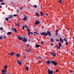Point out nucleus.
I'll list each match as a JSON object with an SVG mask.
<instances>
[{
    "label": "nucleus",
    "mask_w": 74,
    "mask_h": 74,
    "mask_svg": "<svg viewBox=\"0 0 74 74\" xmlns=\"http://www.w3.org/2000/svg\"><path fill=\"white\" fill-rule=\"evenodd\" d=\"M40 34L41 35H43V36H45V37L47 36L48 35H49V37H50V36H51V32L48 31H47V33H46L45 32L41 33H40Z\"/></svg>",
    "instance_id": "nucleus-1"
},
{
    "label": "nucleus",
    "mask_w": 74,
    "mask_h": 74,
    "mask_svg": "<svg viewBox=\"0 0 74 74\" xmlns=\"http://www.w3.org/2000/svg\"><path fill=\"white\" fill-rule=\"evenodd\" d=\"M51 63H52L53 65H54V66H57V65H58V63L53 60L51 61Z\"/></svg>",
    "instance_id": "nucleus-2"
},
{
    "label": "nucleus",
    "mask_w": 74,
    "mask_h": 74,
    "mask_svg": "<svg viewBox=\"0 0 74 74\" xmlns=\"http://www.w3.org/2000/svg\"><path fill=\"white\" fill-rule=\"evenodd\" d=\"M48 73L49 74H53V71L52 70H50V69H49L48 70Z\"/></svg>",
    "instance_id": "nucleus-3"
},
{
    "label": "nucleus",
    "mask_w": 74,
    "mask_h": 74,
    "mask_svg": "<svg viewBox=\"0 0 74 74\" xmlns=\"http://www.w3.org/2000/svg\"><path fill=\"white\" fill-rule=\"evenodd\" d=\"M23 40H22V41H23V42H27V39L25 37H23Z\"/></svg>",
    "instance_id": "nucleus-4"
},
{
    "label": "nucleus",
    "mask_w": 74,
    "mask_h": 74,
    "mask_svg": "<svg viewBox=\"0 0 74 74\" xmlns=\"http://www.w3.org/2000/svg\"><path fill=\"white\" fill-rule=\"evenodd\" d=\"M40 22L38 21V20H36V22L35 23V25H37L38 24H40Z\"/></svg>",
    "instance_id": "nucleus-5"
},
{
    "label": "nucleus",
    "mask_w": 74,
    "mask_h": 74,
    "mask_svg": "<svg viewBox=\"0 0 74 74\" xmlns=\"http://www.w3.org/2000/svg\"><path fill=\"white\" fill-rule=\"evenodd\" d=\"M17 62L19 65H21L22 64V62H21V61H19V60H18L17 61Z\"/></svg>",
    "instance_id": "nucleus-6"
},
{
    "label": "nucleus",
    "mask_w": 74,
    "mask_h": 74,
    "mask_svg": "<svg viewBox=\"0 0 74 74\" xmlns=\"http://www.w3.org/2000/svg\"><path fill=\"white\" fill-rule=\"evenodd\" d=\"M15 54V53L14 52H12V53H9V54L10 56H13Z\"/></svg>",
    "instance_id": "nucleus-7"
},
{
    "label": "nucleus",
    "mask_w": 74,
    "mask_h": 74,
    "mask_svg": "<svg viewBox=\"0 0 74 74\" xmlns=\"http://www.w3.org/2000/svg\"><path fill=\"white\" fill-rule=\"evenodd\" d=\"M12 30H14L15 32L16 33L17 32V30H16L15 28H12Z\"/></svg>",
    "instance_id": "nucleus-8"
},
{
    "label": "nucleus",
    "mask_w": 74,
    "mask_h": 74,
    "mask_svg": "<svg viewBox=\"0 0 74 74\" xmlns=\"http://www.w3.org/2000/svg\"><path fill=\"white\" fill-rule=\"evenodd\" d=\"M24 16L25 17L24 18H23V20L25 21H26V19H27V16L26 15H25Z\"/></svg>",
    "instance_id": "nucleus-9"
},
{
    "label": "nucleus",
    "mask_w": 74,
    "mask_h": 74,
    "mask_svg": "<svg viewBox=\"0 0 74 74\" xmlns=\"http://www.w3.org/2000/svg\"><path fill=\"white\" fill-rule=\"evenodd\" d=\"M18 39H19L20 40H22V38H22V37L21 36H19L18 37Z\"/></svg>",
    "instance_id": "nucleus-10"
},
{
    "label": "nucleus",
    "mask_w": 74,
    "mask_h": 74,
    "mask_svg": "<svg viewBox=\"0 0 74 74\" xmlns=\"http://www.w3.org/2000/svg\"><path fill=\"white\" fill-rule=\"evenodd\" d=\"M60 41L61 42H63V40L61 38H60Z\"/></svg>",
    "instance_id": "nucleus-11"
},
{
    "label": "nucleus",
    "mask_w": 74,
    "mask_h": 74,
    "mask_svg": "<svg viewBox=\"0 0 74 74\" xmlns=\"http://www.w3.org/2000/svg\"><path fill=\"white\" fill-rule=\"evenodd\" d=\"M13 18V16L11 15H9V19H11V18Z\"/></svg>",
    "instance_id": "nucleus-12"
},
{
    "label": "nucleus",
    "mask_w": 74,
    "mask_h": 74,
    "mask_svg": "<svg viewBox=\"0 0 74 74\" xmlns=\"http://www.w3.org/2000/svg\"><path fill=\"white\" fill-rule=\"evenodd\" d=\"M46 63L47 64H49L51 63V61L50 60L47 61Z\"/></svg>",
    "instance_id": "nucleus-13"
},
{
    "label": "nucleus",
    "mask_w": 74,
    "mask_h": 74,
    "mask_svg": "<svg viewBox=\"0 0 74 74\" xmlns=\"http://www.w3.org/2000/svg\"><path fill=\"white\" fill-rule=\"evenodd\" d=\"M51 55L53 56H56V54L55 53H51Z\"/></svg>",
    "instance_id": "nucleus-14"
},
{
    "label": "nucleus",
    "mask_w": 74,
    "mask_h": 74,
    "mask_svg": "<svg viewBox=\"0 0 74 74\" xmlns=\"http://www.w3.org/2000/svg\"><path fill=\"white\" fill-rule=\"evenodd\" d=\"M4 68L5 70H7V68H8V66L7 65H5L4 66Z\"/></svg>",
    "instance_id": "nucleus-15"
},
{
    "label": "nucleus",
    "mask_w": 74,
    "mask_h": 74,
    "mask_svg": "<svg viewBox=\"0 0 74 74\" xmlns=\"http://www.w3.org/2000/svg\"><path fill=\"white\" fill-rule=\"evenodd\" d=\"M40 45H36V48H38V47H40Z\"/></svg>",
    "instance_id": "nucleus-16"
},
{
    "label": "nucleus",
    "mask_w": 74,
    "mask_h": 74,
    "mask_svg": "<svg viewBox=\"0 0 74 74\" xmlns=\"http://www.w3.org/2000/svg\"><path fill=\"white\" fill-rule=\"evenodd\" d=\"M11 33V32H8L7 33V34H8V35H10Z\"/></svg>",
    "instance_id": "nucleus-17"
},
{
    "label": "nucleus",
    "mask_w": 74,
    "mask_h": 74,
    "mask_svg": "<svg viewBox=\"0 0 74 74\" xmlns=\"http://www.w3.org/2000/svg\"><path fill=\"white\" fill-rule=\"evenodd\" d=\"M50 41H51V42H54V40H53V38H51L50 39Z\"/></svg>",
    "instance_id": "nucleus-18"
},
{
    "label": "nucleus",
    "mask_w": 74,
    "mask_h": 74,
    "mask_svg": "<svg viewBox=\"0 0 74 74\" xmlns=\"http://www.w3.org/2000/svg\"><path fill=\"white\" fill-rule=\"evenodd\" d=\"M58 30H56V36H58Z\"/></svg>",
    "instance_id": "nucleus-19"
},
{
    "label": "nucleus",
    "mask_w": 74,
    "mask_h": 74,
    "mask_svg": "<svg viewBox=\"0 0 74 74\" xmlns=\"http://www.w3.org/2000/svg\"><path fill=\"white\" fill-rule=\"evenodd\" d=\"M25 28H26V29H29V27H27V25H25L24 26Z\"/></svg>",
    "instance_id": "nucleus-20"
},
{
    "label": "nucleus",
    "mask_w": 74,
    "mask_h": 74,
    "mask_svg": "<svg viewBox=\"0 0 74 74\" xmlns=\"http://www.w3.org/2000/svg\"><path fill=\"white\" fill-rule=\"evenodd\" d=\"M59 2L60 4H62V0H59Z\"/></svg>",
    "instance_id": "nucleus-21"
},
{
    "label": "nucleus",
    "mask_w": 74,
    "mask_h": 74,
    "mask_svg": "<svg viewBox=\"0 0 74 74\" xmlns=\"http://www.w3.org/2000/svg\"><path fill=\"white\" fill-rule=\"evenodd\" d=\"M40 15H41V14L42 15V16H44V14H43V13H42V12H40Z\"/></svg>",
    "instance_id": "nucleus-22"
},
{
    "label": "nucleus",
    "mask_w": 74,
    "mask_h": 74,
    "mask_svg": "<svg viewBox=\"0 0 74 74\" xmlns=\"http://www.w3.org/2000/svg\"><path fill=\"white\" fill-rule=\"evenodd\" d=\"M59 46L60 47H62V43H61V42H60L59 44Z\"/></svg>",
    "instance_id": "nucleus-23"
},
{
    "label": "nucleus",
    "mask_w": 74,
    "mask_h": 74,
    "mask_svg": "<svg viewBox=\"0 0 74 74\" xmlns=\"http://www.w3.org/2000/svg\"><path fill=\"white\" fill-rule=\"evenodd\" d=\"M58 47H57V48H58V49H60V47H61L60 46H57Z\"/></svg>",
    "instance_id": "nucleus-24"
},
{
    "label": "nucleus",
    "mask_w": 74,
    "mask_h": 74,
    "mask_svg": "<svg viewBox=\"0 0 74 74\" xmlns=\"http://www.w3.org/2000/svg\"><path fill=\"white\" fill-rule=\"evenodd\" d=\"M34 8H37V6L36 5H34Z\"/></svg>",
    "instance_id": "nucleus-25"
},
{
    "label": "nucleus",
    "mask_w": 74,
    "mask_h": 74,
    "mask_svg": "<svg viewBox=\"0 0 74 74\" xmlns=\"http://www.w3.org/2000/svg\"><path fill=\"white\" fill-rule=\"evenodd\" d=\"M2 73H5V70H4V69H3V70L2 71Z\"/></svg>",
    "instance_id": "nucleus-26"
},
{
    "label": "nucleus",
    "mask_w": 74,
    "mask_h": 74,
    "mask_svg": "<svg viewBox=\"0 0 74 74\" xmlns=\"http://www.w3.org/2000/svg\"><path fill=\"white\" fill-rule=\"evenodd\" d=\"M36 15L37 16H39V14H38V13H37V12L36 13Z\"/></svg>",
    "instance_id": "nucleus-27"
},
{
    "label": "nucleus",
    "mask_w": 74,
    "mask_h": 74,
    "mask_svg": "<svg viewBox=\"0 0 74 74\" xmlns=\"http://www.w3.org/2000/svg\"><path fill=\"white\" fill-rule=\"evenodd\" d=\"M26 70H29V67H28L27 66H26Z\"/></svg>",
    "instance_id": "nucleus-28"
},
{
    "label": "nucleus",
    "mask_w": 74,
    "mask_h": 74,
    "mask_svg": "<svg viewBox=\"0 0 74 74\" xmlns=\"http://www.w3.org/2000/svg\"><path fill=\"white\" fill-rule=\"evenodd\" d=\"M64 40L65 41V42H66L67 41V39H66V38H64Z\"/></svg>",
    "instance_id": "nucleus-29"
},
{
    "label": "nucleus",
    "mask_w": 74,
    "mask_h": 74,
    "mask_svg": "<svg viewBox=\"0 0 74 74\" xmlns=\"http://www.w3.org/2000/svg\"><path fill=\"white\" fill-rule=\"evenodd\" d=\"M2 38H3V36L1 35L0 36V40H1Z\"/></svg>",
    "instance_id": "nucleus-30"
},
{
    "label": "nucleus",
    "mask_w": 74,
    "mask_h": 74,
    "mask_svg": "<svg viewBox=\"0 0 74 74\" xmlns=\"http://www.w3.org/2000/svg\"><path fill=\"white\" fill-rule=\"evenodd\" d=\"M5 19L7 21H9V18H6Z\"/></svg>",
    "instance_id": "nucleus-31"
},
{
    "label": "nucleus",
    "mask_w": 74,
    "mask_h": 74,
    "mask_svg": "<svg viewBox=\"0 0 74 74\" xmlns=\"http://www.w3.org/2000/svg\"><path fill=\"white\" fill-rule=\"evenodd\" d=\"M16 26H19V23H17L16 24Z\"/></svg>",
    "instance_id": "nucleus-32"
},
{
    "label": "nucleus",
    "mask_w": 74,
    "mask_h": 74,
    "mask_svg": "<svg viewBox=\"0 0 74 74\" xmlns=\"http://www.w3.org/2000/svg\"><path fill=\"white\" fill-rule=\"evenodd\" d=\"M16 56L17 57H18V58L19 57V54L18 53L16 55Z\"/></svg>",
    "instance_id": "nucleus-33"
},
{
    "label": "nucleus",
    "mask_w": 74,
    "mask_h": 74,
    "mask_svg": "<svg viewBox=\"0 0 74 74\" xmlns=\"http://www.w3.org/2000/svg\"><path fill=\"white\" fill-rule=\"evenodd\" d=\"M6 38L7 37H6V36H5V35H4V36H3V39Z\"/></svg>",
    "instance_id": "nucleus-34"
},
{
    "label": "nucleus",
    "mask_w": 74,
    "mask_h": 74,
    "mask_svg": "<svg viewBox=\"0 0 74 74\" xmlns=\"http://www.w3.org/2000/svg\"><path fill=\"white\" fill-rule=\"evenodd\" d=\"M68 43H69V42H66L65 44L66 45H68Z\"/></svg>",
    "instance_id": "nucleus-35"
},
{
    "label": "nucleus",
    "mask_w": 74,
    "mask_h": 74,
    "mask_svg": "<svg viewBox=\"0 0 74 74\" xmlns=\"http://www.w3.org/2000/svg\"><path fill=\"white\" fill-rule=\"evenodd\" d=\"M5 3H1V4H2V5H4Z\"/></svg>",
    "instance_id": "nucleus-36"
},
{
    "label": "nucleus",
    "mask_w": 74,
    "mask_h": 74,
    "mask_svg": "<svg viewBox=\"0 0 74 74\" xmlns=\"http://www.w3.org/2000/svg\"><path fill=\"white\" fill-rule=\"evenodd\" d=\"M69 73H73V71H71V70L70 71H69Z\"/></svg>",
    "instance_id": "nucleus-37"
},
{
    "label": "nucleus",
    "mask_w": 74,
    "mask_h": 74,
    "mask_svg": "<svg viewBox=\"0 0 74 74\" xmlns=\"http://www.w3.org/2000/svg\"><path fill=\"white\" fill-rule=\"evenodd\" d=\"M41 43L42 44H43V45H44V42H43V41H42L41 42Z\"/></svg>",
    "instance_id": "nucleus-38"
},
{
    "label": "nucleus",
    "mask_w": 74,
    "mask_h": 74,
    "mask_svg": "<svg viewBox=\"0 0 74 74\" xmlns=\"http://www.w3.org/2000/svg\"><path fill=\"white\" fill-rule=\"evenodd\" d=\"M3 27H1L0 28V30H3Z\"/></svg>",
    "instance_id": "nucleus-39"
},
{
    "label": "nucleus",
    "mask_w": 74,
    "mask_h": 74,
    "mask_svg": "<svg viewBox=\"0 0 74 74\" xmlns=\"http://www.w3.org/2000/svg\"><path fill=\"white\" fill-rule=\"evenodd\" d=\"M30 33L32 35H33V33L31 32H30Z\"/></svg>",
    "instance_id": "nucleus-40"
},
{
    "label": "nucleus",
    "mask_w": 74,
    "mask_h": 74,
    "mask_svg": "<svg viewBox=\"0 0 74 74\" xmlns=\"http://www.w3.org/2000/svg\"><path fill=\"white\" fill-rule=\"evenodd\" d=\"M27 31L28 32H30V29H28Z\"/></svg>",
    "instance_id": "nucleus-41"
},
{
    "label": "nucleus",
    "mask_w": 74,
    "mask_h": 74,
    "mask_svg": "<svg viewBox=\"0 0 74 74\" xmlns=\"http://www.w3.org/2000/svg\"><path fill=\"white\" fill-rule=\"evenodd\" d=\"M56 41L57 42H58V41H59V40L58 39H57Z\"/></svg>",
    "instance_id": "nucleus-42"
},
{
    "label": "nucleus",
    "mask_w": 74,
    "mask_h": 74,
    "mask_svg": "<svg viewBox=\"0 0 74 74\" xmlns=\"http://www.w3.org/2000/svg\"><path fill=\"white\" fill-rule=\"evenodd\" d=\"M24 59H25L26 58V56L25 55L23 56Z\"/></svg>",
    "instance_id": "nucleus-43"
},
{
    "label": "nucleus",
    "mask_w": 74,
    "mask_h": 74,
    "mask_svg": "<svg viewBox=\"0 0 74 74\" xmlns=\"http://www.w3.org/2000/svg\"><path fill=\"white\" fill-rule=\"evenodd\" d=\"M30 32H28V35H30Z\"/></svg>",
    "instance_id": "nucleus-44"
},
{
    "label": "nucleus",
    "mask_w": 74,
    "mask_h": 74,
    "mask_svg": "<svg viewBox=\"0 0 74 74\" xmlns=\"http://www.w3.org/2000/svg\"><path fill=\"white\" fill-rule=\"evenodd\" d=\"M17 15V14H14L13 16H16Z\"/></svg>",
    "instance_id": "nucleus-45"
},
{
    "label": "nucleus",
    "mask_w": 74,
    "mask_h": 74,
    "mask_svg": "<svg viewBox=\"0 0 74 74\" xmlns=\"http://www.w3.org/2000/svg\"><path fill=\"white\" fill-rule=\"evenodd\" d=\"M24 29H25V27H24V26H23V30H24Z\"/></svg>",
    "instance_id": "nucleus-46"
},
{
    "label": "nucleus",
    "mask_w": 74,
    "mask_h": 74,
    "mask_svg": "<svg viewBox=\"0 0 74 74\" xmlns=\"http://www.w3.org/2000/svg\"><path fill=\"white\" fill-rule=\"evenodd\" d=\"M0 2H3V0H0Z\"/></svg>",
    "instance_id": "nucleus-47"
},
{
    "label": "nucleus",
    "mask_w": 74,
    "mask_h": 74,
    "mask_svg": "<svg viewBox=\"0 0 74 74\" xmlns=\"http://www.w3.org/2000/svg\"><path fill=\"white\" fill-rule=\"evenodd\" d=\"M20 10H22V9H23V8L21 7V8H20Z\"/></svg>",
    "instance_id": "nucleus-48"
},
{
    "label": "nucleus",
    "mask_w": 74,
    "mask_h": 74,
    "mask_svg": "<svg viewBox=\"0 0 74 74\" xmlns=\"http://www.w3.org/2000/svg\"><path fill=\"white\" fill-rule=\"evenodd\" d=\"M36 34H37L38 35H39V34H38V33L36 32Z\"/></svg>",
    "instance_id": "nucleus-49"
},
{
    "label": "nucleus",
    "mask_w": 74,
    "mask_h": 74,
    "mask_svg": "<svg viewBox=\"0 0 74 74\" xmlns=\"http://www.w3.org/2000/svg\"><path fill=\"white\" fill-rule=\"evenodd\" d=\"M38 62L39 63H41V61H39Z\"/></svg>",
    "instance_id": "nucleus-50"
},
{
    "label": "nucleus",
    "mask_w": 74,
    "mask_h": 74,
    "mask_svg": "<svg viewBox=\"0 0 74 74\" xmlns=\"http://www.w3.org/2000/svg\"><path fill=\"white\" fill-rule=\"evenodd\" d=\"M58 71H59L58 69L56 70V72H58Z\"/></svg>",
    "instance_id": "nucleus-51"
},
{
    "label": "nucleus",
    "mask_w": 74,
    "mask_h": 74,
    "mask_svg": "<svg viewBox=\"0 0 74 74\" xmlns=\"http://www.w3.org/2000/svg\"><path fill=\"white\" fill-rule=\"evenodd\" d=\"M2 74H7L5 73H3Z\"/></svg>",
    "instance_id": "nucleus-52"
},
{
    "label": "nucleus",
    "mask_w": 74,
    "mask_h": 74,
    "mask_svg": "<svg viewBox=\"0 0 74 74\" xmlns=\"http://www.w3.org/2000/svg\"><path fill=\"white\" fill-rule=\"evenodd\" d=\"M28 41H30V39H28Z\"/></svg>",
    "instance_id": "nucleus-53"
},
{
    "label": "nucleus",
    "mask_w": 74,
    "mask_h": 74,
    "mask_svg": "<svg viewBox=\"0 0 74 74\" xmlns=\"http://www.w3.org/2000/svg\"><path fill=\"white\" fill-rule=\"evenodd\" d=\"M26 46H27V47H29V45L28 44L26 45Z\"/></svg>",
    "instance_id": "nucleus-54"
},
{
    "label": "nucleus",
    "mask_w": 74,
    "mask_h": 74,
    "mask_svg": "<svg viewBox=\"0 0 74 74\" xmlns=\"http://www.w3.org/2000/svg\"><path fill=\"white\" fill-rule=\"evenodd\" d=\"M46 15L47 16H48V14H46Z\"/></svg>",
    "instance_id": "nucleus-55"
},
{
    "label": "nucleus",
    "mask_w": 74,
    "mask_h": 74,
    "mask_svg": "<svg viewBox=\"0 0 74 74\" xmlns=\"http://www.w3.org/2000/svg\"><path fill=\"white\" fill-rule=\"evenodd\" d=\"M2 8V6H0V8Z\"/></svg>",
    "instance_id": "nucleus-56"
},
{
    "label": "nucleus",
    "mask_w": 74,
    "mask_h": 74,
    "mask_svg": "<svg viewBox=\"0 0 74 74\" xmlns=\"http://www.w3.org/2000/svg\"><path fill=\"white\" fill-rule=\"evenodd\" d=\"M54 44H51V45H53Z\"/></svg>",
    "instance_id": "nucleus-57"
},
{
    "label": "nucleus",
    "mask_w": 74,
    "mask_h": 74,
    "mask_svg": "<svg viewBox=\"0 0 74 74\" xmlns=\"http://www.w3.org/2000/svg\"><path fill=\"white\" fill-rule=\"evenodd\" d=\"M6 72H7V71H5V73H6Z\"/></svg>",
    "instance_id": "nucleus-58"
},
{
    "label": "nucleus",
    "mask_w": 74,
    "mask_h": 74,
    "mask_svg": "<svg viewBox=\"0 0 74 74\" xmlns=\"http://www.w3.org/2000/svg\"><path fill=\"white\" fill-rule=\"evenodd\" d=\"M38 58H41V57H38Z\"/></svg>",
    "instance_id": "nucleus-59"
},
{
    "label": "nucleus",
    "mask_w": 74,
    "mask_h": 74,
    "mask_svg": "<svg viewBox=\"0 0 74 74\" xmlns=\"http://www.w3.org/2000/svg\"><path fill=\"white\" fill-rule=\"evenodd\" d=\"M34 33H36V32H34Z\"/></svg>",
    "instance_id": "nucleus-60"
},
{
    "label": "nucleus",
    "mask_w": 74,
    "mask_h": 74,
    "mask_svg": "<svg viewBox=\"0 0 74 74\" xmlns=\"http://www.w3.org/2000/svg\"><path fill=\"white\" fill-rule=\"evenodd\" d=\"M25 51H27V50L26 49V50H25Z\"/></svg>",
    "instance_id": "nucleus-61"
},
{
    "label": "nucleus",
    "mask_w": 74,
    "mask_h": 74,
    "mask_svg": "<svg viewBox=\"0 0 74 74\" xmlns=\"http://www.w3.org/2000/svg\"><path fill=\"white\" fill-rule=\"evenodd\" d=\"M28 52H29V51H27Z\"/></svg>",
    "instance_id": "nucleus-62"
},
{
    "label": "nucleus",
    "mask_w": 74,
    "mask_h": 74,
    "mask_svg": "<svg viewBox=\"0 0 74 74\" xmlns=\"http://www.w3.org/2000/svg\"><path fill=\"white\" fill-rule=\"evenodd\" d=\"M18 13H19V11H18Z\"/></svg>",
    "instance_id": "nucleus-63"
},
{
    "label": "nucleus",
    "mask_w": 74,
    "mask_h": 74,
    "mask_svg": "<svg viewBox=\"0 0 74 74\" xmlns=\"http://www.w3.org/2000/svg\"><path fill=\"white\" fill-rule=\"evenodd\" d=\"M73 39L74 40V36H73Z\"/></svg>",
    "instance_id": "nucleus-64"
}]
</instances>
